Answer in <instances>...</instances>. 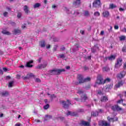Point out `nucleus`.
<instances>
[{"label":"nucleus","mask_w":126,"mask_h":126,"mask_svg":"<svg viewBox=\"0 0 126 126\" xmlns=\"http://www.w3.org/2000/svg\"><path fill=\"white\" fill-rule=\"evenodd\" d=\"M100 101L101 102H106V101H108V97L107 96H103L101 98Z\"/></svg>","instance_id":"b1692460"},{"label":"nucleus","mask_w":126,"mask_h":126,"mask_svg":"<svg viewBox=\"0 0 126 126\" xmlns=\"http://www.w3.org/2000/svg\"><path fill=\"white\" fill-rule=\"evenodd\" d=\"M64 50H65V47H64V46H61V47L60 48V51H64Z\"/></svg>","instance_id":"c03bdc74"},{"label":"nucleus","mask_w":126,"mask_h":126,"mask_svg":"<svg viewBox=\"0 0 126 126\" xmlns=\"http://www.w3.org/2000/svg\"><path fill=\"white\" fill-rule=\"evenodd\" d=\"M64 124L65 125V126H68V124H67V122L65 121L64 122Z\"/></svg>","instance_id":"774afa93"},{"label":"nucleus","mask_w":126,"mask_h":126,"mask_svg":"<svg viewBox=\"0 0 126 126\" xmlns=\"http://www.w3.org/2000/svg\"><path fill=\"white\" fill-rule=\"evenodd\" d=\"M0 94L1 95V96H3V97H7V96H8L9 95V93H8V91H5L4 92L1 93Z\"/></svg>","instance_id":"2eb2a0df"},{"label":"nucleus","mask_w":126,"mask_h":126,"mask_svg":"<svg viewBox=\"0 0 126 126\" xmlns=\"http://www.w3.org/2000/svg\"><path fill=\"white\" fill-rule=\"evenodd\" d=\"M83 112H84V110L81 109H78L77 111V114H78V113H83Z\"/></svg>","instance_id":"ea45409f"},{"label":"nucleus","mask_w":126,"mask_h":126,"mask_svg":"<svg viewBox=\"0 0 126 126\" xmlns=\"http://www.w3.org/2000/svg\"><path fill=\"white\" fill-rule=\"evenodd\" d=\"M3 70H4V71H5V72L7 71V68H5V67L3 68Z\"/></svg>","instance_id":"680f3d73"},{"label":"nucleus","mask_w":126,"mask_h":126,"mask_svg":"<svg viewBox=\"0 0 126 126\" xmlns=\"http://www.w3.org/2000/svg\"><path fill=\"white\" fill-rule=\"evenodd\" d=\"M59 58H60L61 59H63L65 58V55H64V54H61L59 55Z\"/></svg>","instance_id":"37998d69"},{"label":"nucleus","mask_w":126,"mask_h":126,"mask_svg":"<svg viewBox=\"0 0 126 126\" xmlns=\"http://www.w3.org/2000/svg\"><path fill=\"white\" fill-rule=\"evenodd\" d=\"M123 68H124V69H126V62L124 63Z\"/></svg>","instance_id":"bf43d9fd"},{"label":"nucleus","mask_w":126,"mask_h":126,"mask_svg":"<svg viewBox=\"0 0 126 126\" xmlns=\"http://www.w3.org/2000/svg\"><path fill=\"white\" fill-rule=\"evenodd\" d=\"M116 59V56L114 55H111L108 58L105 57V60L107 61V60H108L109 61H113Z\"/></svg>","instance_id":"f3484780"},{"label":"nucleus","mask_w":126,"mask_h":126,"mask_svg":"<svg viewBox=\"0 0 126 126\" xmlns=\"http://www.w3.org/2000/svg\"><path fill=\"white\" fill-rule=\"evenodd\" d=\"M77 112H72V113H71V116H72V117H75V116H77Z\"/></svg>","instance_id":"e433bc0d"},{"label":"nucleus","mask_w":126,"mask_h":126,"mask_svg":"<svg viewBox=\"0 0 126 126\" xmlns=\"http://www.w3.org/2000/svg\"><path fill=\"white\" fill-rule=\"evenodd\" d=\"M21 77V76H20V75L19 74L17 75V78H18V79H20Z\"/></svg>","instance_id":"13d9d810"},{"label":"nucleus","mask_w":126,"mask_h":126,"mask_svg":"<svg viewBox=\"0 0 126 126\" xmlns=\"http://www.w3.org/2000/svg\"><path fill=\"white\" fill-rule=\"evenodd\" d=\"M14 81L10 82L9 83L8 87H9V88L13 87V84H14Z\"/></svg>","instance_id":"473e14b6"},{"label":"nucleus","mask_w":126,"mask_h":126,"mask_svg":"<svg viewBox=\"0 0 126 126\" xmlns=\"http://www.w3.org/2000/svg\"><path fill=\"white\" fill-rule=\"evenodd\" d=\"M33 60H31L29 61L27 63V64L26 65V66L27 67H33V65L31 64V63H33Z\"/></svg>","instance_id":"9b49d317"},{"label":"nucleus","mask_w":126,"mask_h":126,"mask_svg":"<svg viewBox=\"0 0 126 126\" xmlns=\"http://www.w3.org/2000/svg\"><path fill=\"white\" fill-rule=\"evenodd\" d=\"M47 95H48V96H49V97L51 98V99H55V98H56V95L55 94H47Z\"/></svg>","instance_id":"7c9ffc66"},{"label":"nucleus","mask_w":126,"mask_h":126,"mask_svg":"<svg viewBox=\"0 0 126 126\" xmlns=\"http://www.w3.org/2000/svg\"><path fill=\"white\" fill-rule=\"evenodd\" d=\"M122 62H123V59L121 58H119L117 59V63L115 64L116 68H119V67H121V65H122Z\"/></svg>","instance_id":"423d86ee"},{"label":"nucleus","mask_w":126,"mask_h":126,"mask_svg":"<svg viewBox=\"0 0 126 126\" xmlns=\"http://www.w3.org/2000/svg\"><path fill=\"white\" fill-rule=\"evenodd\" d=\"M35 82H37L38 83H40L41 82V80L38 78L35 79Z\"/></svg>","instance_id":"09e8293b"},{"label":"nucleus","mask_w":126,"mask_h":126,"mask_svg":"<svg viewBox=\"0 0 126 126\" xmlns=\"http://www.w3.org/2000/svg\"><path fill=\"white\" fill-rule=\"evenodd\" d=\"M124 85V83H123V81H120L119 82L118 84H117L115 85V87L116 88H119V87H121V86H123V85Z\"/></svg>","instance_id":"aec40b11"},{"label":"nucleus","mask_w":126,"mask_h":126,"mask_svg":"<svg viewBox=\"0 0 126 126\" xmlns=\"http://www.w3.org/2000/svg\"><path fill=\"white\" fill-rule=\"evenodd\" d=\"M110 81H111V79L109 78H107L105 80H104L103 84H104V83H106L107 82H110Z\"/></svg>","instance_id":"f704fd0d"},{"label":"nucleus","mask_w":126,"mask_h":126,"mask_svg":"<svg viewBox=\"0 0 126 126\" xmlns=\"http://www.w3.org/2000/svg\"><path fill=\"white\" fill-rule=\"evenodd\" d=\"M27 76L28 77V78H29H29H30V77H32V76H33V74L30 73H29L27 75Z\"/></svg>","instance_id":"a19ab883"},{"label":"nucleus","mask_w":126,"mask_h":126,"mask_svg":"<svg viewBox=\"0 0 126 126\" xmlns=\"http://www.w3.org/2000/svg\"><path fill=\"white\" fill-rule=\"evenodd\" d=\"M22 78H23V79H24V80H26V79H29V78L27 76H22Z\"/></svg>","instance_id":"8fccbe9b"},{"label":"nucleus","mask_w":126,"mask_h":126,"mask_svg":"<svg viewBox=\"0 0 126 126\" xmlns=\"http://www.w3.org/2000/svg\"><path fill=\"white\" fill-rule=\"evenodd\" d=\"M40 6H41V3H36L33 5V8H37L38 7H40Z\"/></svg>","instance_id":"393cba45"},{"label":"nucleus","mask_w":126,"mask_h":126,"mask_svg":"<svg viewBox=\"0 0 126 126\" xmlns=\"http://www.w3.org/2000/svg\"><path fill=\"white\" fill-rule=\"evenodd\" d=\"M117 7V5L114 4H110L109 5V8L111 9H113V8H116Z\"/></svg>","instance_id":"c756f323"},{"label":"nucleus","mask_w":126,"mask_h":126,"mask_svg":"<svg viewBox=\"0 0 126 126\" xmlns=\"http://www.w3.org/2000/svg\"><path fill=\"white\" fill-rule=\"evenodd\" d=\"M116 111L121 113V112H124V109L122 107L119 106V105H116L115 107Z\"/></svg>","instance_id":"a211bd4d"},{"label":"nucleus","mask_w":126,"mask_h":126,"mask_svg":"<svg viewBox=\"0 0 126 126\" xmlns=\"http://www.w3.org/2000/svg\"><path fill=\"white\" fill-rule=\"evenodd\" d=\"M63 71H65L64 69H54L50 70L48 71V73L50 75H59Z\"/></svg>","instance_id":"f257e3e1"},{"label":"nucleus","mask_w":126,"mask_h":126,"mask_svg":"<svg viewBox=\"0 0 126 126\" xmlns=\"http://www.w3.org/2000/svg\"><path fill=\"white\" fill-rule=\"evenodd\" d=\"M102 69H103V72H107V71H109V70H110V68H109V67H107V66H105V67H104L103 68H102Z\"/></svg>","instance_id":"c85d7f7f"},{"label":"nucleus","mask_w":126,"mask_h":126,"mask_svg":"<svg viewBox=\"0 0 126 126\" xmlns=\"http://www.w3.org/2000/svg\"><path fill=\"white\" fill-rule=\"evenodd\" d=\"M61 104H62L63 108L64 109H68L69 108V105H71L70 100L67 99L66 101L64 100H62L61 101Z\"/></svg>","instance_id":"7ed1b4c3"},{"label":"nucleus","mask_w":126,"mask_h":126,"mask_svg":"<svg viewBox=\"0 0 126 126\" xmlns=\"http://www.w3.org/2000/svg\"><path fill=\"white\" fill-rule=\"evenodd\" d=\"M77 79L79 81V83L76 82V85H78L79 83H84V82H87V81H90V80H91V78L90 77H87L85 79L83 78V76H82V75H78L77 76Z\"/></svg>","instance_id":"f03ea898"},{"label":"nucleus","mask_w":126,"mask_h":126,"mask_svg":"<svg viewBox=\"0 0 126 126\" xmlns=\"http://www.w3.org/2000/svg\"><path fill=\"white\" fill-rule=\"evenodd\" d=\"M126 39V36H122L120 37V41H123Z\"/></svg>","instance_id":"79ce46f5"},{"label":"nucleus","mask_w":126,"mask_h":126,"mask_svg":"<svg viewBox=\"0 0 126 126\" xmlns=\"http://www.w3.org/2000/svg\"><path fill=\"white\" fill-rule=\"evenodd\" d=\"M91 114L93 117H97L99 115V112L97 111H92Z\"/></svg>","instance_id":"412c9836"},{"label":"nucleus","mask_w":126,"mask_h":126,"mask_svg":"<svg viewBox=\"0 0 126 126\" xmlns=\"http://www.w3.org/2000/svg\"><path fill=\"white\" fill-rule=\"evenodd\" d=\"M57 49H58V45H54L53 48L54 52H56V51H57Z\"/></svg>","instance_id":"49530a36"},{"label":"nucleus","mask_w":126,"mask_h":126,"mask_svg":"<svg viewBox=\"0 0 126 126\" xmlns=\"http://www.w3.org/2000/svg\"><path fill=\"white\" fill-rule=\"evenodd\" d=\"M49 108H50V104H47L43 106V109L44 110H48Z\"/></svg>","instance_id":"2f4dec72"},{"label":"nucleus","mask_w":126,"mask_h":126,"mask_svg":"<svg viewBox=\"0 0 126 126\" xmlns=\"http://www.w3.org/2000/svg\"><path fill=\"white\" fill-rule=\"evenodd\" d=\"M24 11L26 14H28L30 11H29V7L27 5H25L24 6Z\"/></svg>","instance_id":"f8f14e48"},{"label":"nucleus","mask_w":126,"mask_h":126,"mask_svg":"<svg viewBox=\"0 0 126 126\" xmlns=\"http://www.w3.org/2000/svg\"><path fill=\"white\" fill-rule=\"evenodd\" d=\"M122 52H126V46H124V47L122 48Z\"/></svg>","instance_id":"3c124183"},{"label":"nucleus","mask_w":126,"mask_h":126,"mask_svg":"<svg viewBox=\"0 0 126 126\" xmlns=\"http://www.w3.org/2000/svg\"><path fill=\"white\" fill-rule=\"evenodd\" d=\"M114 29L116 30L119 29V26H114Z\"/></svg>","instance_id":"052dcab7"},{"label":"nucleus","mask_w":126,"mask_h":126,"mask_svg":"<svg viewBox=\"0 0 126 126\" xmlns=\"http://www.w3.org/2000/svg\"><path fill=\"white\" fill-rule=\"evenodd\" d=\"M101 0H95L93 2L94 7L99 8L101 7Z\"/></svg>","instance_id":"20e7f679"},{"label":"nucleus","mask_w":126,"mask_h":126,"mask_svg":"<svg viewBox=\"0 0 126 126\" xmlns=\"http://www.w3.org/2000/svg\"><path fill=\"white\" fill-rule=\"evenodd\" d=\"M53 118V116L52 115H46L44 117V122H47L48 121H50L51 119Z\"/></svg>","instance_id":"4468645a"},{"label":"nucleus","mask_w":126,"mask_h":126,"mask_svg":"<svg viewBox=\"0 0 126 126\" xmlns=\"http://www.w3.org/2000/svg\"><path fill=\"white\" fill-rule=\"evenodd\" d=\"M103 81H104V80H103V78H102L101 76L98 75L97 76L96 83L97 84H104V82H103Z\"/></svg>","instance_id":"0eeeda50"},{"label":"nucleus","mask_w":126,"mask_h":126,"mask_svg":"<svg viewBox=\"0 0 126 126\" xmlns=\"http://www.w3.org/2000/svg\"><path fill=\"white\" fill-rule=\"evenodd\" d=\"M47 65H48L47 63H45V64H40L38 65L36 67V68L37 69H42V68H45V67H47Z\"/></svg>","instance_id":"6e6552de"},{"label":"nucleus","mask_w":126,"mask_h":126,"mask_svg":"<svg viewBox=\"0 0 126 126\" xmlns=\"http://www.w3.org/2000/svg\"><path fill=\"white\" fill-rule=\"evenodd\" d=\"M17 17H18V18H20L21 17V13H18L17 15Z\"/></svg>","instance_id":"4d7b16f0"},{"label":"nucleus","mask_w":126,"mask_h":126,"mask_svg":"<svg viewBox=\"0 0 126 126\" xmlns=\"http://www.w3.org/2000/svg\"><path fill=\"white\" fill-rule=\"evenodd\" d=\"M81 100H82V101H85V100H87V96H86V94L81 95Z\"/></svg>","instance_id":"4be33fe9"},{"label":"nucleus","mask_w":126,"mask_h":126,"mask_svg":"<svg viewBox=\"0 0 126 126\" xmlns=\"http://www.w3.org/2000/svg\"><path fill=\"white\" fill-rule=\"evenodd\" d=\"M103 17H108L110 15V13L108 11H104L102 13Z\"/></svg>","instance_id":"6ab92c4d"},{"label":"nucleus","mask_w":126,"mask_h":126,"mask_svg":"<svg viewBox=\"0 0 126 126\" xmlns=\"http://www.w3.org/2000/svg\"><path fill=\"white\" fill-rule=\"evenodd\" d=\"M8 15V13L7 12H4L3 13V15L4 17H6V16H7V15Z\"/></svg>","instance_id":"de8ad7c7"},{"label":"nucleus","mask_w":126,"mask_h":126,"mask_svg":"<svg viewBox=\"0 0 126 126\" xmlns=\"http://www.w3.org/2000/svg\"><path fill=\"white\" fill-rule=\"evenodd\" d=\"M78 94H79L80 95H82V94H83L84 92L83 91L81 90H79L78 91Z\"/></svg>","instance_id":"58836bf2"},{"label":"nucleus","mask_w":126,"mask_h":126,"mask_svg":"<svg viewBox=\"0 0 126 126\" xmlns=\"http://www.w3.org/2000/svg\"><path fill=\"white\" fill-rule=\"evenodd\" d=\"M98 125L99 126H111L110 123H108L107 121L104 120L99 122Z\"/></svg>","instance_id":"39448f33"},{"label":"nucleus","mask_w":126,"mask_h":126,"mask_svg":"<svg viewBox=\"0 0 126 126\" xmlns=\"http://www.w3.org/2000/svg\"><path fill=\"white\" fill-rule=\"evenodd\" d=\"M94 15V16H100V13L99 12H95Z\"/></svg>","instance_id":"4c0bfd02"},{"label":"nucleus","mask_w":126,"mask_h":126,"mask_svg":"<svg viewBox=\"0 0 126 126\" xmlns=\"http://www.w3.org/2000/svg\"><path fill=\"white\" fill-rule=\"evenodd\" d=\"M126 75V71H122L120 73L118 74L116 76L117 78H119L120 79L123 78Z\"/></svg>","instance_id":"1a4fd4ad"},{"label":"nucleus","mask_w":126,"mask_h":126,"mask_svg":"<svg viewBox=\"0 0 126 126\" xmlns=\"http://www.w3.org/2000/svg\"><path fill=\"white\" fill-rule=\"evenodd\" d=\"M14 33L16 35V34H20V33H21V30H20L19 29H15Z\"/></svg>","instance_id":"bb28decb"},{"label":"nucleus","mask_w":126,"mask_h":126,"mask_svg":"<svg viewBox=\"0 0 126 126\" xmlns=\"http://www.w3.org/2000/svg\"><path fill=\"white\" fill-rule=\"evenodd\" d=\"M59 118L61 121H63V120H64V117H60Z\"/></svg>","instance_id":"e2e57ef3"},{"label":"nucleus","mask_w":126,"mask_h":126,"mask_svg":"<svg viewBox=\"0 0 126 126\" xmlns=\"http://www.w3.org/2000/svg\"><path fill=\"white\" fill-rule=\"evenodd\" d=\"M112 88H113V85L111 84L106 85L105 92H109V90H110V89H112Z\"/></svg>","instance_id":"dca6fc26"},{"label":"nucleus","mask_w":126,"mask_h":126,"mask_svg":"<svg viewBox=\"0 0 126 126\" xmlns=\"http://www.w3.org/2000/svg\"><path fill=\"white\" fill-rule=\"evenodd\" d=\"M112 29H113V27H112V26H110V29H108L109 32H112Z\"/></svg>","instance_id":"5fc2aeb1"},{"label":"nucleus","mask_w":126,"mask_h":126,"mask_svg":"<svg viewBox=\"0 0 126 126\" xmlns=\"http://www.w3.org/2000/svg\"><path fill=\"white\" fill-rule=\"evenodd\" d=\"M40 45L41 48H45L46 47V43H45V41H42L40 42Z\"/></svg>","instance_id":"5701e85b"},{"label":"nucleus","mask_w":126,"mask_h":126,"mask_svg":"<svg viewBox=\"0 0 126 126\" xmlns=\"http://www.w3.org/2000/svg\"><path fill=\"white\" fill-rule=\"evenodd\" d=\"M1 33H2V34H5V35H9L10 34L9 32L6 31V30H3L1 32Z\"/></svg>","instance_id":"72a5a7b5"},{"label":"nucleus","mask_w":126,"mask_h":126,"mask_svg":"<svg viewBox=\"0 0 126 126\" xmlns=\"http://www.w3.org/2000/svg\"><path fill=\"white\" fill-rule=\"evenodd\" d=\"M104 31H101L100 32V35H104Z\"/></svg>","instance_id":"69168bd1"},{"label":"nucleus","mask_w":126,"mask_h":126,"mask_svg":"<svg viewBox=\"0 0 126 126\" xmlns=\"http://www.w3.org/2000/svg\"><path fill=\"white\" fill-rule=\"evenodd\" d=\"M84 15V16H86V17H88L89 16H90V13H89V11H85Z\"/></svg>","instance_id":"a878e982"},{"label":"nucleus","mask_w":126,"mask_h":126,"mask_svg":"<svg viewBox=\"0 0 126 126\" xmlns=\"http://www.w3.org/2000/svg\"><path fill=\"white\" fill-rule=\"evenodd\" d=\"M124 101L123 100V99H121V100H119L117 101V103H119V104L121 103H123Z\"/></svg>","instance_id":"6e6d98bb"},{"label":"nucleus","mask_w":126,"mask_h":126,"mask_svg":"<svg viewBox=\"0 0 126 126\" xmlns=\"http://www.w3.org/2000/svg\"><path fill=\"white\" fill-rule=\"evenodd\" d=\"M80 48V45L78 43H76L74 46L73 48L72 49L73 51L74 52H76V51H78V48Z\"/></svg>","instance_id":"9d476101"},{"label":"nucleus","mask_w":126,"mask_h":126,"mask_svg":"<svg viewBox=\"0 0 126 126\" xmlns=\"http://www.w3.org/2000/svg\"><path fill=\"white\" fill-rule=\"evenodd\" d=\"M73 6H75L76 7L77 6H78L80 4V0H76L74 1L73 3Z\"/></svg>","instance_id":"ddd939ff"},{"label":"nucleus","mask_w":126,"mask_h":126,"mask_svg":"<svg viewBox=\"0 0 126 126\" xmlns=\"http://www.w3.org/2000/svg\"><path fill=\"white\" fill-rule=\"evenodd\" d=\"M112 109L113 111H116V105H115V106H112Z\"/></svg>","instance_id":"864d4df0"},{"label":"nucleus","mask_w":126,"mask_h":126,"mask_svg":"<svg viewBox=\"0 0 126 126\" xmlns=\"http://www.w3.org/2000/svg\"><path fill=\"white\" fill-rule=\"evenodd\" d=\"M107 120L108 121H109V122H115V120H114V118H110V117H107Z\"/></svg>","instance_id":"c9c22d12"},{"label":"nucleus","mask_w":126,"mask_h":126,"mask_svg":"<svg viewBox=\"0 0 126 126\" xmlns=\"http://www.w3.org/2000/svg\"><path fill=\"white\" fill-rule=\"evenodd\" d=\"M72 112L68 111L67 113L66 114L67 116H71Z\"/></svg>","instance_id":"603ef678"},{"label":"nucleus","mask_w":126,"mask_h":126,"mask_svg":"<svg viewBox=\"0 0 126 126\" xmlns=\"http://www.w3.org/2000/svg\"><path fill=\"white\" fill-rule=\"evenodd\" d=\"M123 32H125L126 33V28H124L123 30H122Z\"/></svg>","instance_id":"338daca9"},{"label":"nucleus","mask_w":126,"mask_h":126,"mask_svg":"<svg viewBox=\"0 0 126 126\" xmlns=\"http://www.w3.org/2000/svg\"><path fill=\"white\" fill-rule=\"evenodd\" d=\"M82 124L83 125V126H89V122H87L86 121L82 122Z\"/></svg>","instance_id":"cd10ccee"},{"label":"nucleus","mask_w":126,"mask_h":126,"mask_svg":"<svg viewBox=\"0 0 126 126\" xmlns=\"http://www.w3.org/2000/svg\"><path fill=\"white\" fill-rule=\"evenodd\" d=\"M10 78H11V77L9 76L6 77V79H7V80L10 79Z\"/></svg>","instance_id":"0e129e2a"},{"label":"nucleus","mask_w":126,"mask_h":126,"mask_svg":"<svg viewBox=\"0 0 126 126\" xmlns=\"http://www.w3.org/2000/svg\"><path fill=\"white\" fill-rule=\"evenodd\" d=\"M92 53H95L96 52V46H94L93 48H92Z\"/></svg>","instance_id":"a18cd8bd"}]
</instances>
